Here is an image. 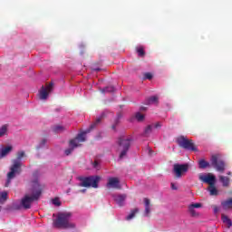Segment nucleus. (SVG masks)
<instances>
[{
  "label": "nucleus",
  "mask_w": 232,
  "mask_h": 232,
  "mask_svg": "<svg viewBox=\"0 0 232 232\" xmlns=\"http://www.w3.org/2000/svg\"><path fill=\"white\" fill-rule=\"evenodd\" d=\"M43 194V187L39 184V181H34L33 185V194L32 196L25 195L22 198L21 204L24 209H30L32 208V202L39 200L41 195Z\"/></svg>",
  "instance_id": "f257e3e1"
},
{
  "label": "nucleus",
  "mask_w": 232,
  "mask_h": 232,
  "mask_svg": "<svg viewBox=\"0 0 232 232\" xmlns=\"http://www.w3.org/2000/svg\"><path fill=\"white\" fill-rule=\"evenodd\" d=\"M70 218H72V213H59L56 219L53 222L54 227H57L58 229H74L75 223L70 222Z\"/></svg>",
  "instance_id": "f03ea898"
},
{
  "label": "nucleus",
  "mask_w": 232,
  "mask_h": 232,
  "mask_svg": "<svg viewBox=\"0 0 232 232\" xmlns=\"http://www.w3.org/2000/svg\"><path fill=\"white\" fill-rule=\"evenodd\" d=\"M132 141L133 139H131V137L121 136L118 139L117 144L121 151L120 159H124V156L128 154V151H130V147L131 146Z\"/></svg>",
  "instance_id": "7ed1b4c3"
},
{
  "label": "nucleus",
  "mask_w": 232,
  "mask_h": 232,
  "mask_svg": "<svg viewBox=\"0 0 232 232\" xmlns=\"http://www.w3.org/2000/svg\"><path fill=\"white\" fill-rule=\"evenodd\" d=\"M176 142L179 148L188 150V151H198L197 146L193 142V140H188L186 136H179L177 138Z\"/></svg>",
  "instance_id": "20e7f679"
},
{
  "label": "nucleus",
  "mask_w": 232,
  "mask_h": 232,
  "mask_svg": "<svg viewBox=\"0 0 232 232\" xmlns=\"http://www.w3.org/2000/svg\"><path fill=\"white\" fill-rule=\"evenodd\" d=\"M21 166H23V162L13 160V164L10 167V171L7 174V182L5 184L6 187H8V184H10V180H12V179H15V175H19L21 173Z\"/></svg>",
  "instance_id": "39448f33"
},
{
  "label": "nucleus",
  "mask_w": 232,
  "mask_h": 232,
  "mask_svg": "<svg viewBox=\"0 0 232 232\" xmlns=\"http://www.w3.org/2000/svg\"><path fill=\"white\" fill-rule=\"evenodd\" d=\"M189 171V164H179L175 163L173 165L172 173L174 175V179H182Z\"/></svg>",
  "instance_id": "423d86ee"
},
{
  "label": "nucleus",
  "mask_w": 232,
  "mask_h": 232,
  "mask_svg": "<svg viewBox=\"0 0 232 232\" xmlns=\"http://www.w3.org/2000/svg\"><path fill=\"white\" fill-rule=\"evenodd\" d=\"M211 167L216 169L219 173H224L226 171V162L220 160V156L214 154L210 158Z\"/></svg>",
  "instance_id": "0eeeda50"
},
{
  "label": "nucleus",
  "mask_w": 232,
  "mask_h": 232,
  "mask_svg": "<svg viewBox=\"0 0 232 232\" xmlns=\"http://www.w3.org/2000/svg\"><path fill=\"white\" fill-rule=\"evenodd\" d=\"M102 117H104V114H102L101 117L97 118L96 121L91 125L89 130L79 133L75 139L71 140H75L76 144H79V142H84L86 140V134L90 133V131H92V130H93V128H95L97 124L101 123V121H102Z\"/></svg>",
  "instance_id": "6e6552de"
},
{
  "label": "nucleus",
  "mask_w": 232,
  "mask_h": 232,
  "mask_svg": "<svg viewBox=\"0 0 232 232\" xmlns=\"http://www.w3.org/2000/svg\"><path fill=\"white\" fill-rule=\"evenodd\" d=\"M99 180H101L99 176L85 178L82 181V188H99Z\"/></svg>",
  "instance_id": "1a4fd4ad"
},
{
  "label": "nucleus",
  "mask_w": 232,
  "mask_h": 232,
  "mask_svg": "<svg viewBox=\"0 0 232 232\" xmlns=\"http://www.w3.org/2000/svg\"><path fill=\"white\" fill-rule=\"evenodd\" d=\"M53 90V82H50L45 86L43 85L41 90L39 91V99H41V101H46V99H48V95L52 93Z\"/></svg>",
  "instance_id": "9d476101"
},
{
  "label": "nucleus",
  "mask_w": 232,
  "mask_h": 232,
  "mask_svg": "<svg viewBox=\"0 0 232 232\" xmlns=\"http://www.w3.org/2000/svg\"><path fill=\"white\" fill-rule=\"evenodd\" d=\"M198 179L201 182L208 184V186H215V184H217V177L211 173L207 175L199 174Z\"/></svg>",
  "instance_id": "9b49d317"
},
{
  "label": "nucleus",
  "mask_w": 232,
  "mask_h": 232,
  "mask_svg": "<svg viewBox=\"0 0 232 232\" xmlns=\"http://www.w3.org/2000/svg\"><path fill=\"white\" fill-rule=\"evenodd\" d=\"M108 189H121V180L119 178L111 177L108 179Z\"/></svg>",
  "instance_id": "f8f14e48"
},
{
  "label": "nucleus",
  "mask_w": 232,
  "mask_h": 232,
  "mask_svg": "<svg viewBox=\"0 0 232 232\" xmlns=\"http://www.w3.org/2000/svg\"><path fill=\"white\" fill-rule=\"evenodd\" d=\"M79 146H81V144L76 143L75 140H70L69 141V148L67 150H64L65 155H72L74 148H79Z\"/></svg>",
  "instance_id": "ddd939ff"
},
{
  "label": "nucleus",
  "mask_w": 232,
  "mask_h": 232,
  "mask_svg": "<svg viewBox=\"0 0 232 232\" xmlns=\"http://www.w3.org/2000/svg\"><path fill=\"white\" fill-rule=\"evenodd\" d=\"M145 118L146 116L144 114L138 111L130 118V122H135V121L138 122H142Z\"/></svg>",
  "instance_id": "4468645a"
},
{
  "label": "nucleus",
  "mask_w": 232,
  "mask_h": 232,
  "mask_svg": "<svg viewBox=\"0 0 232 232\" xmlns=\"http://www.w3.org/2000/svg\"><path fill=\"white\" fill-rule=\"evenodd\" d=\"M146 106H159V96H150L147 98Z\"/></svg>",
  "instance_id": "2eb2a0df"
},
{
  "label": "nucleus",
  "mask_w": 232,
  "mask_h": 232,
  "mask_svg": "<svg viewBox=\"0 0 232 232\" xmlns=\"http://www.w3.org/2000/svg\"><path fill=\"white\" fill-rule=\"evenodd\" d=\"M114 200L121 208V206H124V200H126V195L121 194L114 196Z\"/></svg>",
  "instance_id": "dca6fc26"
},
{
  "label": "nucleus",
  "mask_w": 232,
  "mask_h": 232,
  "mask_svg": "<svg viewBox=\"0 0 232 232\" xmlns=\"http://www.w3.org/2000/svg\"><path fill=\"white\" fill-rule=\"evenodd\" d=\"M153 128L156 130H159V128H162V123L160 122H156V123H152L150 125H148L146 127V133H151L153 131Z\"/></svg>",
  "instance_id": "f3484780"
},
{
  "label": "nucleus",
  "mask_w": 232,
  "mask_h": 232,
  "mask_svg": "<svg viewBox=\"0 0 232 232\" xmlns=\"http://www.w3.org/2000/svg\"><path fill=\"white\" fill-rule=\"evenodd\" d=\"M13 150H14V147H12V146H7V147L2 149L0 150V159L6 157V155H8V153H10V151H12Z\"/></svg>",
  "instance_id": "a211bd4d"
},
{
  "label": "nucleus",
  "mask_w": 232,
  "mask_h": 232,
  "mask_svg": "<svg viewBox=\"0 0 232 232\" xmlns=\"http://www.w3.org/2000/svg\"><path fill=\"white\" fill-rule=\"evenodd\" d=\"M221 206L225 210L232 209V198L221 202Z\"/></svg>",
  "instance_id": "6ab92c4d"
},
{
  "label": "nucleus",
  "mask_w": 232,
  "mask_h": 232,
  "mask_svg": "<svg viewBox=\"0 0 232 232\" xmlns=\"http://www.w3.org/2000/svg\"><path fill=\"white\" fill-rule=\"evenodd\" d=\"M208 191L209 192V195L211 197H217V195H218V189H217V187H215V185L208 186Z\"/></svg>",
  "instance_id": "aec40b11"
},
{
  "label": "nucleus",
  "mask_w": 232,
  "mask_h": 232,
  "mask_svg": "<svg viewBox=\"0 0 232 232\" xmlns=\"http://www.w3.org/2000/svg\"><path fill=\"white\" fill-rule=\"evenodd\" d=\"M153 211V205L149 198L146 199V217H150V213Z\"/></svg>",
  "instance_id": "412c9836"
},
{
  "label": "nucleus",
  "mask_w": 232,
  "mask_h": 232,
  "mask_svg": "<svg viewBox=\"0 0 232 232\" xmlns=\"http://www.w3.org/2000/svg\"><path fill=\"white\" fill-rule=\"evenodd\" d=\"M219 181L223 184L224 188H229V178L226 176H219Z\"/></svg>",
  "instance_id": "4be33fe9"
},
{
  "label": "nucleus",
  "mask_w": 232,
  "mask_h": 232,
  "mask_svg": "<svg viewBox=\"0 0 232 232\" xmlns=\"http://www.w3.org/2000/svg\"><path fill=\"white\" fill-rule=\"evenodd\" d=\"M139 213V208H134L130 210V213L125 218V220H133L135 218V215Z\"/></svg>",
  "instance_id": "5701e85b"
},
{
  "label": "nucleus",
  "mask_w": 232,
  "mask_h": 232,
  "mask_svg": "<svg viewBox=\"0 0 232 232\" xmlns=\"http://www.w3.org/2000/svg\"><path fill=\"white\" fill-rule=\"evenodd\" d=\"M199 169H206V168H209L211 164H209L208 161H206V160H200L198 161Z\"/></svg>",
  "instance_id": "b1692460"
},
{
  "label": "nucleus",
  "mask_w": 232,
  "mask_h": 232,
  "mask_svg": "<svg viewBox=\"0 0 232 232\" xmlns=\"http://www.w3.org/2000/svg\"><path fill=\"white\" fill-rule=\"evenodd\" d=\"M66 127L63 126V125H55L54 127H53V131L54 133H63V131H65Z\"/></svg>",
  "instance_id": "393cba45"
},
{
  "label": "nucleus",
  "mask_w": 232,
  "mask_h": 232,
  "mask_svg": "<svg viewBox=\"0 0 232 232\" xmlns=\"http://www.w3.org/2000/svg\"><path fill=\"white\" fill-rule=\"evenodd\" d=\"M221 219H222L224 224H227V228L229 229V227H231V226H232V222L229 219V218L227 216H226L225 214H222L221 215Z\"/></svg>",
  "instance_id": "a878e982"
},
{
  "label": "nucleus",
  "mask_w": 232,
  "mask_h": 232,
  "mask_svg": "<svg viewBox=\"0 0 232 232\" xmlns=\"http://www.w3.org/2000/svg\"><path fill=\"white\" fill-rule=\"evenodd\" d=\"M8 198V192L4 191L0 193V204H5Z\"/></svg>",
  "instance_id": "bb28decb"
},
{
  "label": "nucleus",
  "mask_w": 232,
  "mask_h": 232,
  "mask_svg": "<svg viewBox=\"0 0 232 232\" xmlns=\"http://www.w3.org/2000/svg\"><path fill=\"white\" fill-rule=\"evenodd\" d=\"M25 155L26 154L24 153V150L18 151L16 154V159L13 160H18L19 162H21L22 159L25 157Z\"/></svg>",
  "instance_id": "cd10ccee"
},
{
  "label": "nucleus",
  "mask_w": 232,
  "mask_h": 232,
  "mask_svg": "<svg viewBox=\"0 0 232 232\" xmlns=\"http://www.w3.org/2000/svg\"><path fill=\"white\" fill-rule=\"evenodd\" d=\"M136 52H137L139 57H144V55L146 53H144V47H142V46H138L136 48Z\"/></svg>",
  "instance_id": "c85d7f7f"
},
{
  "label": "nucleus",
  "mask_w": 232,
  "mask_h": 232,
  "mask_svg": "<svg viewBox=\"0 0 232 232\" xmlns=\"http://www.w3.org/2000/svg\"><path fill=\"white\" fill-rule=\"evenodd\" d=\"M8 131V127L6 125H3L1 128H0V138L1 137H5V135H6Z\"/></svg>",
  "instance_id": "c756f323"
},
{
  "label": "nucleus",
  "mask_w": 232,
  "mask_h": 232,
  "mask_svg": "<svg viewBox=\"0 0 232 232\" xmlns=\"http://www.w3.org/2000/svg\"><path fill=\"white\" fill-rule=\"evenodd\" d=\"M111 92H115V88L113 86H108L102 90V93Z\"/></svg>",
  "instance_id": "7c9ffc66"
},
{
  "label": "nucleus",
  "mask_w": 232,
  "mask_h": 232,
  "mask_svg": "<svg viewBox=\"0 0 232 232\" xmlns=\"http://www.w3.org/2000/svg\"><path fill=\"white\" fill-rule=\"evenodd\" d=\"M188 212L190 213L191 217H197V211L192 206H188Z\"/></svg>",
  "instance_id": "2f4dec72"
},
{
  "label": "nucleus",
  "mask_w": 232,
  "mask_h": 232,
  "mask_svg": "<svg viewBox=\"0 0 232 232\" xmlns=\"http://www.w3.org/2000/svg\"><path fill=\"white\" fill-rule=\"evenodd\" d=\"M53 204L54 206H61V200H59L58 198H55L54 199H53Z\"/></svg>",
  "instance_id": "473e14b6"
},
{
  "label": "nucleus",
  "mask_w": 232,
  "mask_h": 232,
  "mask_svg": "<svg viewBox=\"0 0 232 232\" xmlns=\"http://www.w3.org/2000/svg\"><path fill=\"white\" fill-rule=\"evenodd\" d=\"M149 157H153L155 155V152L151 150V148L147 147Z\"/></svg>",
  "instance_id": "72a5a7b5"
},
{
  "label": "nucleus",
  "mask_w": 232,
  "mask_h": 232,
  "mask_svg": "<svg viewBox=\"0 0 232 232\" xmlns=\"http://www.w3.org/2000/svg\"><path fill=\"white\" fill-rule=\"evenodd\" d=\"M190 206L195 209V208H202V203H193Z\"/></svg>",
  "instance_id": "f704fd0d"
},
{
  "label": "nucleus",
  "mask_w": 232,
  "mask_h": 232,
  "mask_svg": "<svg viewBox=\"0 0 232 232\" xmlns=\"http://www.w3.org/2000/svg\"><path fill=\"white\" fill-rule=\"evenodd\" d=\"M146 79H148L149 81H151L153 79V73L146 72Z\"/></svg>",
  "instance_id": "c9c22d12"
},
{
  "label": "nucleus",
  "mask_w": 232,
  "mask_h": 232,
  "mask_svg": "<svg viewBox=\"0 0 232 232\" xmlns=\"http://www.w3.org/2000/svg\"><path fill=\"white\" fill-rule=\"evenodd\" d=\"M92 167H93L95 169H99V161L95 160V161L92 163Z\"/></svg>",
  "instance_id": "e433bc0d"
},
{
  "label": "nucleus",
  "mask_w": 232,
  "mask_h": 232,
  "mask_svg": "<svg viewBox=\"0 0 232 232\" xmlns=\"http://www.w3.org/2000/svg\"><path fill=\"white\" fill-rule=\"evenodd\" d=\"M170 188H171V189H173L175 191H177V189H179V188L175 185V183H171Z\"/></svg>",
  "instance_id": "4c0bfd02"
},
{
  "label": "nucleus",
  "mask_w": 232,
  "mask_h": 232,
  "mask_svg": "<svg viewBox=\"0 0 232 232\" xmlns=\"http://www.w3.org/2000/svg\"><path fill=\"white\" fill-rule=\"evenodd\" d=\"M213 209H214V213L217 215V213H218V207L217 205L212 206Z\"/></svg>",
  "instance_id": "58836bf2"
},
{
  "label": "nucleus",
  "mask_w": 232,
  "mask_h": 232,
  "mask_svg": "<svg viewBox=\"0 0 232 232\" xmlns=\"http://www.w3.org/2000/svg\"><path fill=\"white\" fill-rule=\"evenodd\" d=\"M46 144V140H42L40 146H44Z\"/></svg>",
  "instance_id": "ea45409f"
},
{
  "label": "nucleus",
  "mask_w": 232,
  "mask_h": 232,
  "mask_svg": "<svg viewBox=\"0 0 232 232\" xmlns=\"http://www.w3.org/2000/svg\"><path fill=\"white\" fill-rule=\"evenodd\" d=\"M141 81L144 82L146 81V72H143V75L141 77Z\"/></svg>",
  "instance_id": "a19ab883"
},
{
  "label": "nucleus",
  "mask_w": 232,
  "mask_h": 232,
  "mask_svg": "<svg viewBox=\"0 0 232 232\" xmlns=\"http://www.w3.org/2000/svg\"><path fill=\"white\" fill-rule=\"evenodd\" d=\"M94 72H101L100 68L93 69Z\"/></svg>",
  "instance_id": "79ce46f5"
},
{
  "label": "nucleus",
  "mask_w": 232,
  "mask_h": 232,
  "mask_svg": "<svg viewBox=\"0 0 232 232\" xmlns=\"http://www.w3.org/2000/svg\"><path fill=\"white\" fill-rule=\"evenodd\" d=\"M144 110H146V107H141V108L140 109V111H144Z\"/></svg>",
  "instance_id": "37998d69"
},
{
  "label": "nucleus",
  "mask_w": 232,
  "mask_h": 232,
  "mask_svg": "<svg viewBox=\"0 0 232 232\" xmlns=\"http://www.w3.org/2000/svg\"><path fill=\"white\" fill-rule=\"evenodd\" d=\"M111 128H112V130H115L116 125H112Z\"/></svg>",
  "instance_id": "c03bdc74"
},
{
  "label": "nucleus",
  "mask_w": 232,
  "mask_h": 232,
  "mask_svg": "<svg viewBox=\"0 0 232 232\" xmlns=\"http://www.w3.org/2000/svg\"><path fill=\"white\" fill-rule=\"evenodd\" d=\"M143 202L146 203V198L143 199Z\"/></svg>",
  "instance_id": "a18cd8bd"
},
{
  "label": "nucleus",
  "mask_w": 232,
  "mask_h": 232,
  "mask_svg": "<svg viewBox=\"0 0 232 232\" xmlns=\"http://www.w3.org/2000/svg\"><path fill=\"white\" fill-rule=\"evenodd\" d=\"M227 175H231V172H227Z\"/></svg>",
  "instance_id": "49530a36"
},
{
  "label": "nucleus",
  "mask_w": 232,
  "mask_h": 232,
  "mask_svg": "<svg viewBox=\"0 0 232 232\" xmlns=\"http://www.w3.org/2000/svg\"><path fill=\"white\" fill-rule=\"evenodd\" d=\"M1 209H2V207L0 206V211H1Z\"/></svg>",
  "instance_id": "de8ad7c7"
}]
</instances>
